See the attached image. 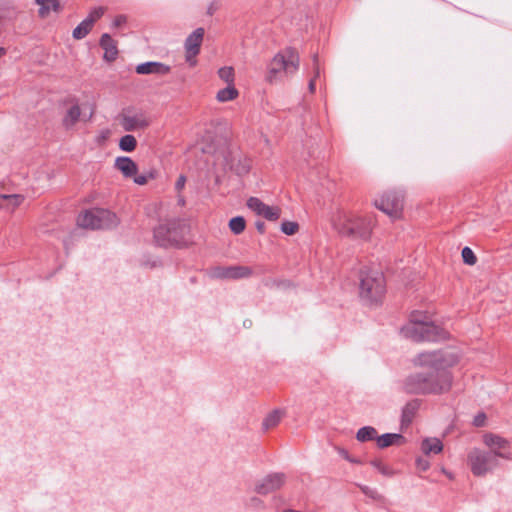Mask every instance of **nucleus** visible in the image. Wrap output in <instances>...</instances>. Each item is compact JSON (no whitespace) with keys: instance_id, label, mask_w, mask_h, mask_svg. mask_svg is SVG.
I'll use <instances>...</instances> for the list:
<instances>
[{"instance_id":"nucleus-1","label":"nucleus","mask_w":512,"mask_h":512,"mask_svg":"<svg viewBox=\"0 0 512 512\" xmlns=\"http://www.w3.org/2000/svg\"><path fill=\"white\" fill-rule=\"evenodd\" d=\"M414 365L426 372L410 374L403 382V389L409 394H442L452 386V375L448 369L458 362L455 353L445 350L423 352L413 360Z\"/></svg>"},{"instance_id":"nucleus-2","label":"nucleus","mask_w":512,"mask_h":512,"mask_svg":"<svg viewBox=\"0 0 512 512\" xmlns=\"http://www.w3.org/2000/svg\"><path fill=\"white\" fill-rule=\"evenodd\" d=\"M332 225L342 236L367 241L370 239L374 224L370 216L340 210L333 216Z\"/></svg>"},{"instance_id":"nucleus-3","label":"nucleus","mask_w":512,"mask_h":512,"mask_svg":"<svg viewBox=\"0 0 512 512\" xmlns=\"http://www.w3.org/2000/svg\"><path fill=\"white\" fill-rule=\"evenodd\" d=\"M402 335L415 342L436 341L444 337V332L429 321V317L421 312H413L409 322L401 329Z\"/></svg>"},{"instance_id":"nucleus-4","label":"nucleus","mask_w":512,"mask_h":512,"mask_svg":"<svg viewBox=\"0 0 512 512\" xmlns=\"http://www.w3.org/2000/svg\"><path fill=\"white\" fill-rule=\"evenodd\" d=\"M300 64L298 53L293 48H286L277 53L267 65L266 80L269 83L280 81L284 76L294 74Z\"/></svg>"},{"instance_id":"nucleus-5","label":"nucleus","mask_w":512,"mask_h":512,"mask_svg":"<svg viewBox=\"0 0 512 512\" xmlns=\"http://www.w3.org/2000/svg\"><path fill=\"white\" fill-rule=\"evenodd\" d=\"M385 293V281L378 271L362 270L360 273L359 295L367 304L378 303Z\"/></svg>"},{"instance_id":"nucleus-6","label":"nucleus","mask_w":512,"mask_h":512,"mask_svg":"<svg viewBox=\"0 0 512 512\" xmlns=\"http://www.w3.org/2000/svg\"><path fill=\"white\" fill-rule=\"evenodd\" d=\"M78 226L97 230V229H109L117 226L118 218L116 214L106 209H90L85 210L79 214L77 218Z\"/></svg>"},{"instance_id":"nucleus-7","label":"nucleus","mask_w":512,"mask_h":512,"mask_svg":"<svg viewBox=\"0 0 512 512\" xmlns=\"http://www.w3.org/2000/svg\"><path fill=\"white\" fill-rule=\"evenodd\" d=\"M467 462L473 475L477 477L485 476L499 466L495 454L479 448H473L468 453Z\"/></svg>"},{"instance_id":"nucleus-8","label":"nucleus","mask_w":512,"mask_h":512,"mask_svg":"<svg viewBox=\"0 0 512 512\" xmlns=\"http://www.w3.org/2000/svg\"><path fill=\"white\" fill-rule=\"evenodd\" d=\"M374 206L390 218L398 219L403 211L404 194L402 191H388L374 200Z\"/></svg>"},{"instance_id":"nucleus-9","label":"nucleus","mask_w":512,"mask_h":512,"mask_svg":"<svg viewBox=\"0 0 512 512\" xmlns=\"http://www.w3.org/2000/svg\"><path fill=\"white\" fill-rule=\"evenodd\" d=\"M285 482L286 475L284 473H270L256 482L254 490L257 494L268 495L281 489Z\"/></svg>"},{"instance_id":"nucleus-10","label":"nucleus","mask_w":512,"mask_h":512,"mask_svg":"<svg viewBox=\"0 0 512 512\" xmlns=\"http://www.w3.org/2000/svg\"><path fill=\"white\" fill-rule=\"evenodd\" d=\"M483 443L489 448L488 452L495 454L499 459H510V442L493 433H486L483 436Z\"/></svg>"},{"instance_id":"nucleus-11","label":"nucleus","mask_w":512,"mask_h":512,"mask_svg":"<svg viewBox=\"0 0 512 512\" xmlns=\"http://www.w3.org/2000/svg\"><path fill=\"white\" fill-rule=\"evenodd\" d=\"M204 29L197 28L194 30L185 40V52H186V61L190 64V66H194L196 64V56L200 52V47L204 37Z\"/></svg>"},{"instance_id":"nucleus-12","label":"nucleus","mask_w":512,"mask_h":512,"mask_svg":"<svg viewBox=\"0 0 512 512\" xmlns=\"http://www.w3.org/2000/svg\"><path fill=\"white\" fill-rule=\"evenodd\" d=\"M175 221L160 224L154 230V238L159 246H168L177 242L178 232Z\"/></svg>"},{"instance_id":"nucleus-13","label":"nucleus","mask_w":512,"mask_h":512,"mask_svg":"<svg viewBox=\"0 0 512 512\" xmlns=\"http://www.w3.org/2000/svg\"><path fill=\"white\" fill-rule=\"evenodd\" d=\"M247 206L254 213L269 221H276L281 215L279 207L266 205L257 197H250L247 200Z\"/></svg>"},{"instance_id":"nucleus-14","label":"nucleus","mask_w":512,"mask_h":512,"mask_svg":"<svg viewBox=\"0 0 512 512\" xmlns=\"http://www.w3.org/2000/svg\"><path fill=\"white\" fill-rule=\"evenodd\" d=\"M150 120L143 113L122 116L121 125L125 131H135L149 126Z\"/></svg>"},{"instance_id":"nucleus-15","label":"nucleus","mask_w":512,"mask_h":512,"mask_svg":"<svg viewBox=\"0 0 512 512\" xmlns=\"http://www.w3.org/2000/svg\"><path fill=\"white\" fill-rule=\"evenodd\" d=\"M252 275V269L248 266H230L218 268L215 276L224 279H241Z\"/></svg>"},{"instance_id":"nucleus-16","label":"nucleus","mask_w":512,"mask_h":512,"mask_svg":"<svg viewBox=\"0 0 512 512\" xmlns=\"http://www.w3.org/2000/svg\"><path fill=\"white\" fill-rule=\"evenodd\" d=\"M138 74H157L166 75L170 72V67L160 62H145L136 67Z\"/></svg>"},{"instance_id":"nucleus-17","label":"nucleus","mask_w":512,"mask_h":512,"mask_svg":"<svg viewBox=\"0 0 512 512\" xmlns=\"http://www.w3.org/2000/svg\"><path fill=\"white\" fill-rule=\"evenodd\" d=\"M100 46L104 50V59L108 62H112L117 58L118 49L117 43L112 37L105 33L100 38Z\"/></svg>"},{"instance_id":"nucleus-18","label":"nucleus","mask_w":512,"mask_h":512,"mask_svg":"<svg viewBox=\"0 0 512 512\" xmlns=\"http://www.w3.org/2000/svg\"><path fill=\"white\" fill-rule=\"evenodd\" d=\"M80 116H81L80 106L77 103H73L67 108V110L62 118V125L64 126V128L66 130H70L80 120Z\"/></svg>"},{"instance_id":"nucleus-19","label":"nucleus","mask_w":512,"mask_h":512,"mask_svg":"<svg viewBox=\"0 0 512 512\" xmlns=\"http://www.w3.org/2000/svg\"><path fill=\"white\" fill-rule=\"evenodd\" d=\"M115 167L127 178L135 176L138 171L136 163L129 157H118Z\"/></svg>"},{"instance_id":"nucleus-20","label":"nucleus","mask_w":512,"mask_h":512,"mask_svg":"<svg viewBox=\"0 0 512 512\" xmlns=\"http://www.w3.org/2000/svg\"><path fill=\"white\" fill-rule=\"evenodd\" d=\"M405 442V438L401 434L386 433L377 437V446L380 449L387 448L392 445H401Z\"/></svg>"},{"instance_id":"nucleus-21","label":"nucleus","mask_w":512,"mask_h":512,"mask_svg":"<svg viewBox=\"0 0 512 512\" xmlns=\"http://www.w3.org/2000/svg\"><path fill=\"white\" fill-rule=\"evenodd\" d=\"M421 450L425 455L439 454L443 450V444L439 438L428 437L422 440Z\"/></svg>"},{"instance_id":"nucleus-22","label":"nucleus","mask_w":512,"mask_h":512,"mask_svg":"<svg viewBox=\"0 0 512 512\" xmlns=\"http://www.w3.org/2000/svg\"><path fill=\"white\" fill-rule=\"evenodd\" d=\"M419 408V402L417 400H413L408 402L402 409L401 415V426L407 427L411 424L413 418L416 415V412Z\"/></svg>"},{"instance_id":"nucleus-23","label":"nucleus","mask_w":512,"mask_h":512,"mask_svg":"<svg viewBox=\"0 0 512 512\" xmlns=\"http://www.w3.org/2000/svg\"><path fill=\"white\" fill-rule=\"evenodd\" d=\"M36 4L40 6L39 16L45 18L51 11L56 13L61 11L59 0H35Z\"/></svg>"},{"instance_id":"nucleus-24","label":"nucleus","mask_w":512,"mask_h":512,"mask_svg":"<svg viewBox=\"0 0 512 512\" xmlns=\"http://www.w3.org/2000/svg\"><path fill=\"white\" fill-rule=\"evenodd\" d=\"M282 416L283 412L280 410H273L272 412H270L262 422L263 430L268 431L276 427L280 423Z\"/></svg>"},{"instance_id":"nucleus-25","label":"nucleus","mask_w":512,"mask_h":512,"mask_svg":"<svg viewBox=\"0 0 512 512\" xmlns=\"http://www.w3.org/2000/svg\"><path fill=\"white\" fill-rule=\"evenodd\" d=\"M378 433L377 430L372 426H364L360 428L356 433V439L359 442H367L371 440L377 441Z\"/></svg>"},{"instance_id":"nucleus-26","label":"nucleus","mask_w":512,"mask_h":512,"mask_svg":"<svg viewBox=\"0 0 512 512\" xmlns=\"http://www.w3.org/2000/svg\"><path fill=\"white\" fill-rule=\"evenodd\" d=\"M238 91L234 85H228L227 87L219 90L216 95V99L219 102H227L234 100L238 96Z\"/></svg>"},{"instance_id":"nucleus-27","label":"nucleus","mask_w":512,"mask_h":512,"mask_svg":"<svg viewBox=\"0 0 512 512\" xmlns=\"http://www.w3.org/2000/svg\"><path fill=\"white\" fill-rule=\"evenodd\" d=\"M92 26L90 25V21H82L78 26H76L72 32V36L74 39L80 40L85 38L89 32L92 30Z\"/></svg>"},{"instance_id":"nucleus-28","label":"nucleus","mask_w":512,"mask_h":512,"mask_svg":"<svg viewBox=\"0 0 512 512\" xmlns=\"http://www.w3.org/2000/svg\"><path fill=\"white\" fill-rule=\"evenodd\" d=\"M137 141L133 135L127 134L121 137L119 141V147L125 152H131L136 148Z\"/></svg>"},{"instance_id":"nucleus-29","label":"nucleus","mask_w":512,"mask_h":512,"mask_svg":"<svg viewBox=\"0 0 512 512\" xmlns=\"http://www.w3.org/2000/svg\"><path fill=\"white\" fill-rule=\"evenodd\" d=\"M231 169L238 175H244L250 170V160L247 158H239L236 163L231 165Z\"/></svg>"},{"instance_id":"nucleus-30","label":"nucleus","mask_w":512,"mask_h":512,"mask_svg":"<svg viewBox=\"0 0 512 512\" xmlns=\"http://www.w3.org/2000/svg\"><path fill=\"white\" fill-rule=\"evenodd\" d=\"M246 226L245 220L241 216L232 218L229 221V228L234 234H240L244 231Z\"/></svg>"},{"instance_id":"nucleus-31","label":"nucleus","mask_w":512,"mask_h":512,"mask_svg":"<svg viewBox=\"0 0 512 512\" xmlns=\"http://www.w3.org/2000/svg\"><path fill=\"white\" fill-rule=\"evenodd\" d=\"M24 201V196L21 194H6L5 205H8L7 209L14 210L20 206Z\"/></svg>"},{"instance_id":"nucleus-32","label":"nucleus","mask_w":512,"mask_h":512,"mask_svg":"<svg viewBox=\"0 0 512 512\" xmlns=\"http://www.w3.org/2000/svg\"><path fill=\"white\" fill-rule=\"evenodd\" d=\"M218 75L220 79L226 82L228 85H233L234 83V69L232 67H222L218 71Z\"/></svg>"},{"instance_id":"nucleus-33","label":"nucleus","mask_w":512,"mask_h":512,"mask_svg":"<svg viewBox=\"0 0 512 512\" xmlns=\"http://www.w3.org/2000/svg\"><path fill=\"white\" fill-rule=\"evenodd\" d=\"M105 10L106 8L104 7L93 8L90 11L88 17L84 19V21H90V25L93 27L94 23L104 15Z\"/></svg>"},{"instance_id":"nucleus-34","label":"nucleus","mask_w":512,"mask_h":512,"mask_svg":"<svg viewBox=\"0 0 512 512\" xmlns=\"http://www.w3.org/2000/svg\"><path fill=\"white\" fill-rule=\"evenodd\" d=\"M370 463L384 476H392L394 474L393 470L389 466L382 463L380 460L375 459L372 460Z\"/></svg>"},{"instance_id":"nucleus-35","label":"nucleus","mask_w":512,"mask_h":512,"mask_svg":"<svg viewBox=\"0 0 512 512\" xmlns=\"http://www.w3.org/2000/svg\"><path fill=\"white\" fill-rule=\"evenodd\" d=\"M299 229V225L296 222L284 221L281 224V231L286 235H294Z\"/></svg>"},{"instance_id":"nucleus-36","label":"nucleus","mask_w":512,"mask_h":512,"mask_svg":"<svg viewBox=\"0 0 512 512\" xmlns=\"http://www.w3.org/2000/svg\"><path fill=\"white\" fill-rule=\"evenodd\" d=\"M462 258L464 263L468 265H474L477 262V258L474 252L469 247H464L462 249Z\"/></svg>"},{"instance_id":"nucleus-37","label":"nucleus","mask_w":512,"mask_h":512,"mask_svg":"<svg viewBox=\"0 0 512 512\" xmlns=\"http://www.w3.org/2000/svg\"><path fill=\"white\" fill-rule=\"evenodd\" d=\"M313 61H314V70H315V76L314 78H312L309 82V91L311 93H313L315 91V78L319 76L320 74V70H319V66H318V57L317 55H314L313 57Z\"/></svg>"},{"instance_id":"nucleus-38","label":"nucleus","mask_w":512,"mask_h":512,"mask_svg":"<svg viewBox=\"0 0 512 512\" xmlns=\"http://www.w3.org/2000/svg\"><path fill=\"white\" fill-rule=\"evenodd\" d=\"M154 178V174L152 172L147 175H135L134 182L138 185H145L149 179Z\"/></svg>"},{"instance_id":"nucleus-39","label":"nucleus","mask_w":512,"mask_h":512,"mask_svg":"<svg viewBox=\"0 0 512 512\" xmlns=\"http://www.w3.org/2000/svg\"><path fill=\"white\" fill-rule=\"evenodd\" d=\"M127 23V16L118 15L114 18L112 26L115 28L121 27Z\"/></svg>"},{"instance_id":"nucleus-40","label":"nucleus","mask_w":512,"mask_h":512,"mask_svg":"<svg viewBox=\"0 0 512 512\" xmlns=\"http://www.w3.org/2000/svg\"><path fill=\"white\" fill-rule=\"evenodd\" d=\"M416 466L421 471H426L430 467V462L423 458H418L416 460Z\"/></svg>"},{"instance_id":"nucleus-41","label":"nucleus","mask_w":512,"mask_h":512,"mask_svg":"<svg viewBox=\"0 0 512 512\" xmlns=\"http://www.w3.org/2000/svg\"><path fill=\"white\" fill-rule=\"evenodd\" d=\"M249 506L253 507V508L261 509V508H264V503L260 498L252 497L249 501Z\"/></svg>"},{"instance_id":"nucleus-42","label":"nucleus","mask_w":512,"mask_h":512,"mask_svg":"<svg viewBox=\"0 0 512 512\" xmlns=\"http://www.w3.org/2000/svg\"><path fill=\"white\" fill-rule=\"evenodd\" d=\"M186 183V177L184 175H180L175 183V188L177 191H181Z\"/></svg>"},{"instance_id":"nucleus-43","label":"nucleus","mask_w":512,"mask_h":512,"mask_svg":"<svg viewBox=\"0 0 512 512\" xmlns=\"http://www.w3.org/2000/svg\"><path fill=\"white\" fill-rule=\"evenodd\" d=\"M485 419H486V416L485 414L481 413V414H478L475 418H474V425L477 426V427H481L484 425L485 423Z\"/></svg>"},{"instance_id":"nucleus-44","label":"nucleus","mask_w":512,"mask_h":512,"mask_svg":"<svg viewBox=\"0 0 512 512\" xmlns=\"http://www.w3.org/2000/svg\"><path fill=\"white\" fill-rule=\"evenodd\" d=\"M335 449L339 453V455L341 457H343L345 460H347L349 458L350 455H349L348 451L345 450L344 448L336 447Z\"/></svg>"},{"instance_id":"nucleus-45","label":"nucleus","mask_w":512,"mask_h":512,"mask_svg":"<svg viewBox=\"0 0 512 512\" xmlns=\"http://www.w3.org/2000/svg\"><path fill=\"white\" fill-rule=\"evenodd\" d=\"M217 9H218V4H217V2H212V3L209 5L208 9H207V13H208L209 15H212V14H213Z\"/></svg>"},{"instance_id":"nucleus-46","label":"nucleus","mask_w":512,"mask_h":512,"mask_svg":"<svg viewBox=\"0 0 512 512\" xmlns=\"http://www.w3.org/2000/svg\"><path fill=\"white\" fill-rule=\"evenodd\" d=\"M6 194H0V209L8 208V205H5Z\"/></svg>"},{"instance_id":"nucleus-47","label":"nucleus","mask_w":512,"mask_h":512,"mask_svg":"<svg viewBox=\"0 0 512 512\" xmlns=\"http://www.w3.org/2000/svg\"><path fill=\"white\" fill-rule=\"evenodd\" d=\"M264 223L263 222H257L256 223V227H257V230L260 231L261 233L264 232Z\"/></svg>"},{"instance_id":"nucleus-48","label":"nucleus","mask_w":512,"mask_h":512,"mask_svg":"<svg viewBox=\"0 0 512 512\" xmlns=\"http://www.w3.org/2000/svg\"><path fill=\"white\" fill-rule=\"evenodd\" d=\"M347 461H349L350 463H354V464H360L361 461L357 458H354L352 456H349V458L347 459Z\"/></svg>"},{"instance_id":"nucleus-49","label":"nucleus","mask_w":512,"mask_h":512,"mask_svg":"<svg viewBox=\"0 0 512 512\" xmlns=\"http://www.w3.org/2000/svg\"><path fill=\"white\" fill-rule=\"evenodd\" d=\"M178 201H179V203H180V204H182V205H184V203H185V201H184V199H183L182 197H179Z\"/></svg>"},{"instance_id":"nucleus-50","label":"nucleus","mask_w":512,"mask_h":512,"mask_svg":"<svg viewBox=\"0 0 512 512\" xmlns=\"http://www.w3.org/2000/svg\"><path fill=\"white\" fill-rule=\"evenodd\" d=\"M4 54H5V50H4V48H1V47H0V57H1L2 55H4Z\"/></svg>"},{"instance_id":"nucleus-51","label":"nucleus","mask_w":512,"mask_h":512,"mask_svg":"<svg viewBox=\"0 0 512 512\" xmlns=\"http://www.w3.org/2000/svg\"><path fill=\"white\" fill-rule=\"evenodd\" d=\"M443 473L446 474L449 478H451V474L449 472H447L445 469H443Z\"/></svg>"}]
</instances>
